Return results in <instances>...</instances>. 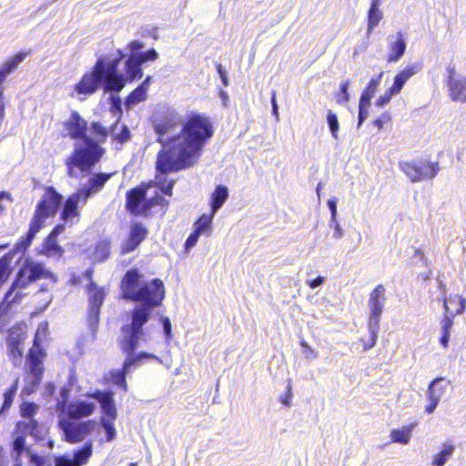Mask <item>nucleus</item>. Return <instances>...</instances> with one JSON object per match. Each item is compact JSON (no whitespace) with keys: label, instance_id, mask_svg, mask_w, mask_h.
Wrapping results in <instances>:
<instances>
[{"label":"nucleus","instance_id":"4468645a","mask_svg":"<svg viewBox=\"0 0 466 466\" xmlns=\"http://www.w3.org/2000/svg\"><path fill=\"white\" fill-rule=\"evenodd\" d=\"M96 427V421L89 420L81 422L64 421L61 428L65 441L68 443H78L89 436Z\"/></svg>","mask_w":466,"mask_h":466},{"label":"nucleus","instance_id":"58836bf2","mask_svg":"<svg viewBox=\"0 0 466 466\" xmlns=\"http://www.w3.org/2000/svg\"><path fill=\"white\" fill-rule=\"evenodd\" d=\"M109 111L112 114H114V115H117L116 120L110 126L109 129H107L108 132H113L117 127V126H118V124L120 122L122 114H123V111H122V101H121V98L119 96H112L110 97Z\"/></svg>","mask_w":466,"mask_h":466},{"label":"nucleus","instance_id":"aec40b11","mask_svg":"<svg viewBox=\"0 0 466 466\" xmlns=\"http://www.w3.org/2000/svg\"><path fill=\"white\" fill-rule=\"evenodd\" d=\"M79 202H81V204L83 205V196L77 190L76 193H73L66 198V199L63 205L61 213H60V218L62 220L67 221L76 217H78L79 216V211H78Z\"/></svg>","mask_w":466,"mask_h":466},{"label":"nucleus","instance_id":"338daca9","mask_svg":"<svg viewBox=\"0 0 466 466\" xmlns=\"http://www.w3.org/2000/svg\"><path fill=\"white\" fill-rule=\"evenodd\" d=\"M325 279L321 276L315 278L314 279L309 280L307 282L308 286L311 289H316L321 286L324 282Z\"/></svg>","mask_w":466,"mask_h":466},{"label":"nucleus","instance_id":"37998d69","mask_svg":"<svg viewBox=\"0 0 466 466\" xmlns=\"http://www.w3.org/2000/svg\"><path fill=\"white\" fill-rule=\"evenodd\" d=\"M383 17L382 11L380 9H375L374 7H370L368 12V34H371L376 26H378L379 23Z\"/></svg>","mask_w":466,"mask_h":466},{"label":"nucleus","instance_id":"6ab92c4d","mask_svg":"<svg viewBox=\"0 0 466 466\" xmlns=\"http://www.w3.org/2000/svg\"><path fill=\"white\" fill-rule=\"evenodd\" d=\"M86 396L93 398L99 402L102 412L107 417L106 420H115L116 419L117 411L113 398V391H102L100 390H96L92 393H87Z\"/></svg>","mask_w":466,"mask_h":466},{"label":"nucleus","instance_id":"2f4dec72","mask_svg":"<svg viewBox=\"0 0 466 466\" xmlns=\"http://www.w3.org/2000/svg\"><path fill=\"white\" fill-rule=\"evenodd\" d=\"M111 242L108 239L97 241L94 248L93 256L96 262L102 263L110 256Z\"/></svg>","mask_w":466,"mask_h":466},{"label":"nucleus","instance_id":"9d476101","mask_svg":"<svg viewBox=\"0 0 466 466\" xmlns=\"http://www.w3.org/2000/svg\"><path fill=\"white\" fill-rule=\"evenodd\" d=\"M385 288L380 284L376 286L370 294L369 308L370 309V319L373 321L374 329H370L367 338H361L360 342L364 350H369L373 348L377 342V333L380 315L383 310L385 297Z\"/></svg>","mask_w":466,"mask_h":466},{"label":"nucleus","instance_id":"680f3d73","mask_svg":"<svg viewBox=\"0 0 466 466\" xmlns=\"http://www.w3.org/2000/svg\"><path fill=\"white\" fill-rule=\"evenodd\" d=\"M160 320H161L163 328H164V332H165L166 339L167 340L172 339V338H173V335H172V326H171V322H170L169 319L167 317H162L160 319Z\"/></svg>","mask_w":466,"mask_h":466},{"label":"nucleus","instance_id":"de8ad7c7","mask_svg":"<svg viewBox=\"0 0 466 466\" xmlns=\"http://www.w3.org/2000/svg\"><path fill=\"white\" fill-rule=\"evenodd\" d=\"M454 446L451 444H443V449L441 452L435 455L433 464L436 466H443L448 458L452 454Z\"/></svg>","mask_w":466,"mask_h":466},{"label":"nucleus","instance_id":"1a4fd4ad","mask_svg":"<svg viewBox=\"0 0 466 466\" xmlns=\"http://www.w3.org/2000/svg\"><path fill=\"white\" fill-rule=\"evenodd\" d=\"M63 203V196L53 186L45 187L37 202L32 220L45 227L47 218H55Z\"/></svg>","mask_w":466,"mask_h":466},{"label":"nucleus","instance_id":"a18cd8bd","mask_svg":"<svg viewBox=\"0 0 466 466\" xmlns=\"http://www.w3.org/2000/svg\"><path fill=\"white\" fill-rule=\"evenodd\" d=\"M215 214H212L210 211L209 214L201 215L198 220L195 222L194 231L198 234L203 233L205 230L211 228L212 219Z\"/></svg>","mask_w":466,"mask_h":466},{"label":"nucleus","instance_id":"423d86ee","mask_svg":"<svg viewBox=\"0 0 466 466\" xmlns=\"http://www.w3.org/2000/svg\"><path fill=\"white\" fill-rule=\"evenodd\" d=\"M47 334V322H42L38 325L33 345L28 350L26 355L27 377L25 384L21 390V397H27L36 391L42 382L45 366L44 360L47 354L42 346V339Z\"/></svg>","mask_w":466,"mask_h":466},{"label":"nucleus","instance_id":"a19ab883","mask_svg":"<svg viewBox=\"0 0 466 466\" xmlns=\"http://www.w3.org/2000/svg\"><path fill=\"white\" fill-rule=\"evenodd\" d=\"M17 289V287H15V285L12 284L3 298L11 309L13 306L19 305L25 295L21 291H16Z\"/></svg>","mask_w":466,"mask_h":466},{"label":"nucleus","instance_id":"f03ea898","mask_svg":"<svg viewBox=\"0 0 466 466\" xmlns=\"http://www.w3.org/2000/svg\"><path fill=\"white\" fill-rule=\"evenodd\" d=\"M66 136L73 140L80 139L73 151L65 160L66 175L76 178L79 173H89L100 162L106 149L100 146L108 137V130L99 122H92L90 129L95 138L87 135L88 123L77 111H72L68 119L63 123Z\"/></svg>","mask_w":466,"mask_h":466},{"label":"nucleus","instance_id":"8fccbe9b","mask_svg":"<svg viewBox=\"0 0 466 466\" xmlns=\"http://www.w3.org/2000/svg\"><path fill=\"white\" fill-rule=\"evenodd\" d=\"M114 420H106L104 416L100 418V424L106 431V441L110 442L116 439V429L114 426Z\"/></svg>","mask_w":466,"mask_h":466},{"label":"nucleus","instance_id":"3c124183","mask_svg":"<svg viewBox=\"0 0 466 466\" xmlns=\"http://www.w3.org/2000/svg\"><path fill=\"white\" fill-rule=\"evenodd\" d=\"M327 122L333 138L337 139L339 130V123L337 115L331 110H328L327 112Z\"/></svg>","mask_w":466,"mask_h":466},{"label":"nucleus","instance_id":"ddd939ff","mask_svg":"<svg viewBox=\"0 0 466 466\" xmlns=\"http://www.w3.org/2000/svg\"><path fill=\"white\" fill-rule=\"evenodd\" d=\"M41 279H50L54 282L57 281L56 276L46 269L42 263L31 262L18 269L12 284L19 289H25L33 282Z\"/></svg>","mask_w":466,"mask_h":466},{"label":"nucleus","instance_id":"2eb2a0df","mask_svg":"<svg viewBox=\"0 0 466 466\" xmlns=\"http://www.w3.org/2000/svg\"><path fill=\"white\" fill-rule=\"evenodd\" d=\"M148 229L140 221L132 222L127 238L120 245L121 255H127L135 251L147 238Z\"/></svg>","mask_w":466,"mask_h":466},{"label":"nucleus","instance_id":"69168bd1","mask_svg":"<svg viewBox=\"0 0 466 466\" xmlns=\"http://www.w3.org/2000/svg\"><path fill=\"white\" fill-rule=\"evenodd\" d=\"M139 360L142 362L143 360H159V358L152 353H148L147 351H141L139 353H136Z\"/></svg>","mask_w":466,"mask_h":466},{"label":"nucleus","instance_id":"7c9ffc66","mask_svg":"<svg viewBox=\"0 0 466 466\" xmlns=\"http://www.w3.org/2000/svg\"><path fill=\"white\" fill-rule=\"evenodd\" d=\"M383 74L384 72H380L369 81L367 86L360 95V101H361V105H370V99L373 97L377 87L380 84Z\"/></svg>","mask_w":466,"mask_h":466},{"label":"nucleus","instance_id":"79ce46f5","mask_svg":"<svg viewBox=\"0 0 466 466\" xmlns=\"http://www.w3.org/2000/svg\"><path fill=\"white\" fill-rule=\"evenodd\" d=\"M411 437V427H404L402 429H394L390 432V440L392 442L400 444H408Z\"/></svg>","mask_w":466,"mask_h":466},{"label":"nucleus","instance_id":"5701e85b","mask_svg":"<svg viewBox=\"0 0 466 466\" xmlns=\"http://www.w3.org/2000/svg\"><path fill=\"white\" fill-rule=\"evenodd\" d=\"M443 377L434 379L428 387V399L430 402L425 406V412L431 414L438 406L441 396L444 393V388L438 387V383L443 381Z\"/></svg>","mask_w":466,"mask_h":466},{"label":"nucleus","instance_id":"72a5a7b5","mask_svg":"<svg viewBox=\"0 0 466 466\" xmlns=\"http://www.w3.org/2000/svg\"><path fill=\"white\" fill-rule=\"evenodd\" d=\"M15 437L12 442V450L15 453V460L18 461L22 457L23 453H26V451L30 450L29 448L26 447L25 443L26 434L22 431H16V429L15 430Z\"/></svg>","mask_w":466,"mask_h":466},{"label":"nucleus","instance_id":"052dcab7","mask_svg":"<svg viewBox=\"0 0 466 466\" xmlns=\"http://www.w3.org/2000/svg\"><path fill=\"white\" fill-rule=\"evenodd\" d=\"M393 96H396V95L394 93H390V89L388 88L383 95H381L378 97L375 105L380 107L384 106L385 105H387L390 102Z\"/></svg>","mask_w":466,"mask_h":466},{"label":"nucleus","instance_id":"6e6552de","mask_svg":"<svg viewBox=\"0 0 466 466\" xmlns=\"http://www.w3.org/2000/svg\"><path fill=\"white\" fill-rule=\"evenodd\" d=\"M155 207H159L161 214L165 215L169 207V200L159 194L147 198L142 189L137 187L126 192L125 208L131 216L148 218L153 215Z\"/></svg>","mask_w":466,"mask_h":466},{"label":"nucleus","instance_id":"13d9d810","mask_svg":"<svg viewBox=\"0 0 466 466\" xmlns=\"http://www.w3.org/2000/svg\"><path fill=\"white\" fill-rule=\"evenodd\" d=\"M299 345L302 348L303 354L307 359L313 360L317 358V352L308 344L307 341L301 339L299 341Z\"/></svg>","mask_w":466,"mask_h":466},{"label":"nucleus","instance_id":"c9c22d12","mask_svg":"<svg viewBox=\"0 0 466 466\" xmlns=\"http://www.w3.org/2000/svg\"><path fill=\"white\" fill-rule=\"evenodd\" d=\"M24 339L21 337L10 338L7 342L8 354L14 360H20L23 357Z\"/></svg>","mask_w":466,"mask_h":466},{"label":"nucleus","instance_id":"ea45409f","mask_svg":"<svg viewBox=\"0 0 466 466\" xmlns=\"http://www.w3.org/2000/svg\"><path fill=\"white\" fill-rule=\"evenodd\" d=\"M147 98V92L142 87L137 86L130 92L125 98V104L127 107L146 101Z\"/></svg>","mask_w":466,"mask_h":466},{"label":"nucleus","instance_id":"e433bc0d","mask_svg":"<svg viewBox=\"0 0 466 466\" xmlns=\"http://www.w3.org/2000/svg\"><path fill=\"white\" fill-rule=\"evenodd\" d=\"M12 255L5 254L0 258V288L4 285L12 273Z\"/></svg>","mask_w":466,"mask_h":466},{"label":"nucleus","instance_id":"49530a36","mask_svg":"<svg viewBox=\"0 0 466 466\" xmlns=\"http://www.w3.org/2000/svg\"><path fill=\"white\" fill-rule=\"evenodd\" d=\"M111 133L112 141L120 145H123L131 139L130 130L126 124H121L120 131L118 133H115V130Z\"/></svg>","mask_w":466,"mask_h":466},{"label":"nucleus","instance_id":"0eeeda50","mask_svg":"<svg viewBox=\"0 0 466 466\" xmlns=\"http://www.w3.org/2000/svg\"><path fill=\"white\" fill-rule=\"evenodd\" d=\"M145 319L146 317L142 319V317L137 316L134 322L125 324L120 329L121 336L117 343L120 350L126 355L122 367L129 373L132 367H137L141 364L135 351L139 346L140 339L145 335L143 329Z\"/></svg>","mask_w":466,"mask_h":466},{"label":"nucleus","instance_id":"bb28decb","mask_svg":"<svg viewBox=\"0 0 466 466\" xmlns=\"http://www.w3.org/2000/svg\"><path fill=\"white\" fill-rule=\"evenodd\" d=\"M417 73L414 66H410L400 71L395 76L392 86L389 88L390 93L398 95L402 90L406 82Z\"/></svg>","mask_w":466,"mask_h":466},{"label":"nucleus","instance_id":"9b49d317","mask_svg":"<svg viewBox=\"0 0 466 466\" xmlns=\"http://www.w3.org/2000/svg\"><path fill=\"white\" fill-rule=\"evenodd\" d=\"M398 166L412 183L431 180L437 177L441 169L439 162L429 159L400 161Z\"/></svg>","mask_w":466,"mask_h":466},{"label":"nucleus","instance_id":"20e7f679","mask_svg":"<svg viewBox=\"0 0 466 466\" xmlns=\"http://www.w3.org/2000/svg\"><path fill=\"white\" fill-rule=\"evenodd\" d=\"M116 57L108 63L99 57L91 69L85 72L74 86V91L77 95L91 96L103 86L105 92H120L126 86V79L117 68L125 55L121 49L116 50Z\"/></svg>","mask_w":466,"mask_h":466},{"label":"nucleus","instance_id":"5fc2aeb1","mask_svg":"<svg viewBox=\"0 0 466 466\" xmlns=\"http://www.w3.org/2000/svg\"><path fill=\"white\" fill-rule=\"evenodd\" d=\"M175 184L176 181L174 179L167 180V178L163 177L158 185V188L162 194L171 197L173 195V188Z\"/></svg>","mask_w":466,"mask_h":466},{"label":"nucleus","instance_id":"bf43d9fd","mask_svg":"<svg viewBox=\"0 0 466 466\" xmlns=\"http://www.w3.org/2000/svg\"><path fill=\"white\" fill-rule=\"evenodd\" d=\"M292 398H293L292 387L290 384H289L286 388L285 392L279 397V401L283 405H285L287 407H290Z\"/></svg>","mask_w":466,"mask_h":466},{"label":"nucleus","instance_id":"412c9836","mask_svg":"<svg viewBox=\"0 0 466 466\" xmlns=\"http://www.w3.org/2000/svg\"><path fill=\"white\" fill-rule=\"evenodd\" d=\"M16 431H22L32 436L36 441H43L46 434V428L36 420L16 422Z\"/></svg>","mask_w":466,"mask_h":466},{"label":"nucleus","instance_id":"864d4df0","mask_svg":"<svg viewBox=\"0 0 466 466\" xmlns=\"http://www.w3.org/2000/svg\"><path fill=\"white\" fill-rule=\"evenodd\" d=\"M135 57L143 65L148 61H156L158 58V53L154 48H151L146 52L135 55Z\"/></svg>","mask_w":466,"mask_h":466},{"label":"nucleus","instance_id":"f257e3e1","mask_svg":"<svg viewBox=\"0 0 466 466\" xmlns=\"http://www.w3.org/2000/svg\"><path fill=\"white\" fill-rule=\"evenodd\" d=\"M161 148L156 168L164 174L176 173L194 167L215 133L212 119L206 114L192 112L182 121L169 111L153 124Z\"/></svg>","mask_w":466,"mask_h":466},{"label":"nucleus","instance_id":"09e8293b","mask_svg":"<svg viewBox=\"0 0 466 466\" xmlns=\"http://www.w3.org/2000/svg\"><path fill=\"white\" fill-rule=\"evenodd\" d=\"M349 86H350L349 80L342 82L339 86V91H338L334 94L336 102L339 105H343V104H346L347 102H349V100H350V94L348 92Z\"/></svg>","mask_w":466,"mask_h":466},{"label":"nucleus","instance_id":"7ed1b4c3","mask_svg":"<svg viewBox=\"0 0 466 466\" xmlns=\"http://www.w3.org/2000/svg\"><path fill=\"white\" fill-rule=\"evenodd\" d=\"M143 275L136 268L128 269L119 284L121 298L125 300L140 302L130 310L131 321L137 316L146 317L145 324L149 320L151 310L161 304L165 297L164 283L160 279L142 283Z\"/></svg>","mask_w":466,"mask_h":466},{"label":"nucleus","instance_id":"4be33fe9","mask_svg":"<svg viewBox=\"0 0 466 466\" xmlns=\"http://www.w3.org/2000/svg\"><path fill=\"white\" fill-rule=\"evenodd\" d=\"M30 55V52H19L15 56L8 57L5 63L2 65L0 68V87H5V82L7 78V76L15 71L18 65L24 61V59Z\"/></svg>","mask_w":466,"mask_h":466},{"label":"nucleus","instance_id":"c03bdc74","mask_svg":"<svg viewBox=\"0 0 466 466\" xmlns=\"http://www.w3.org/2000/svg\"><path fill=\"white\" fill-rule=\"evenodd\" d=\"M39 410V405L32 401H24L19 406L21 417L25 419L34 420L33 417Z\"/></svg>","mask_w":466,"mask_h":466},{"label":"nucleus","instance_id":"c85d7f7f","mask_svg":"<svg viewBox=\"0 0 466 466\" xmlns=\"http://www.w3.org/2000/svg\"><path fill=\"white\" fill-rule=\"evenodd\" d=\"M228 198V187L223 185L217 186L210 195L209 205L212 214H215L218 209H220Z\"/></svg>","mask_w":466,"mask_h":466},{"label":"nucleus","instance_id":"39448f33","mask_svg":"<svg viewBox=\"0 0 466 466\" xmlns=\"http://www.w3.org/2000/svg\"><path fill=\"white\" fill-rule=\"evenodd\" d=\"M116 57L108 63L99 57L91 69L85 72L74 86V91L77 95L91 96L103 86L105 92H120L126 86V79L117 68L125 55L121 49L116 50Z\"/></svg>","mask_w":466,"mask_h":466},{"label":"nucleus","instance_id":"f8f14e48","mask_svg":"<svg viewBox=\"0 0 466 466\" xmlns=\"http://www.w3.org/2000/svg\"><path fill=\"white\" fill-rule=\"evenodd\" d=\"M87 295L86 322L95 329L100 321L101 308L107 296V289L105 286H98L94 280L89 281L86 286Z\"/></svg>","mask_w":466,"mask_h":466},{"label":"nucleus","instance_id":"e2e57ef3","mask_svg":"<svg viewBox=\"0 0 466 466\" xmlns=\"http://www.w3.org/2000/svg\"><path fill=\"white\" fill-rule=\"evenodd\" d=\"M199 236H200V234H198L193 230V232L187 237V238L185 241V244H184L185 250L187 251L191 248H193L197 244Z\"/></svg>","mask_w":466,"mask_h":466},{"label":"nucleus","instance_id":"4d7b16f0","mask_svg":"<svg viewBox=\"0 0 466 466\" xmlns=\"http://www.w3.org/2000/svg\"><path fill=\"white\" fill-rule=\"evenodd\" d=\"M391 118L390 112H384L378 118L373 120V125L377 127L379 130H381L384 125L391 121Z\"/></svg>","mask_w":466,"mask_h":466},{"label":"nucleus","instance_id":"f3484780","mask_svg":"<svg viewBox=\"0 0 466 466\" xmlns=\"http://www.w3.org/2000/svg\"><path fill=\"white\" fill-rule=\"evenodd\" d=\"M115 174L116 172H97L92 174V176L88 177L86 184L78 189L83 196V205H85L91 197L102 191L106 182Z\"/></svg>","mask_w":466,"mask_h":466},{"label":"nucleus","instance_id":"b1692460","mask_svg":"<svg viewBox=\"0 0 466 466\" xmlns=\"http://www.w3.org/2000/svg\"><path fill=\"white\" fill-rule=\"evenodd\" d=\"M406 46L407 45L404 34L400 31L396 34L395 41L389 45L390 52L387 56V62L394 63L399 61L405 54Z\"/></svg>","mask_w":466,"mask_h":466},{"label":"nucleus","instance_id":"a211bd4d","mask_svg":"<svg viewBox=\"0 0 466 466\" xmlns=\"http://www.w3.org/2000/svg\"><path fill=\"white\" fill-rule=\"evenodd\" d=\"M445 314L441 319V332L450 333L453 325V317L463 312L465 309V300L461 297L444 300Z\"/></svg>","mask_w":466,"mask_h":466},{"label":"nucleus","instance_id":"603ef678","mask_svg":"<svg viewBox=\"0 0 466 466\" xmlns=\"http://www.w3.org/2000/svg\"><path fill=\"white\" fill-rule=\"evenodd\" d=\"M156 176H155V179L154 180H149V181H145V182H141L138 186H137L136 187L139 190L142 189V191L147 195V191L153 187H158V185L163 177V175H165L164 173H160L158 172L157 169H156Z\"/></svg>","mask_w":466,"mask_h":466},{"label":"nucleus","instance_id":"0e129e2a","mask_svg":"<svg viewBox=\"0 0 466 466\" xmlns=\"http://www.w3.org/2000/svg\"><path fill=\"white\" fill-rule=\"evenodd\" d=\"M54 461L55 466H75L73 461L65 455L56 456Z\"/></svg>","mask_w":466,"mask_h":466},{"label":"nucleus","instance_id":"dca6fc26","mask_svg":"<svg viewBox=\"0 0 466 466\" xmlns=\"http://www.w3.org/2000/svg\"><path fill=\"white\" fill-rule=\"evenodd\" d=\"M446 86L451 101L466 103V76L457 75L454 66L447 67Z\"/></svg>","mask_w":466,"mask_h":466},{"label":"nucleus","instance_id":"f704fd0d","mask_svg":"<svg viewBox=\"0 0 466 466\" xmlns=\"http://www.w3.org/2000/svg\"><path fill=\"white\" fill-rule=\"evenodd\" d=\"M19 386V379L16 378L12 385L4 392V401L0 408V415L11 408Z\"/></svg>","mask_w":466,"mask_h":466},{"label":"nucleus","instance_id":"c756f323","mask_svg":"<svg viewBox=\"0 0 466 466\" xmlns=\"http://www.w3.org/2000/svg\"><path fill=\"white\" fill-rule=\"evenodd\" d=\"M129 372L122 366L119 369L110 370L106 375L108 382L118 387L123 392L128 391V385L127 382V376Z\"/></svg>","mask_w":466,"mask_h":466},{"label":"nucleus","instance_id":"6e6d98bb","mask_svg":"<svg viewBox=\"0 0 466 466\" xmlns=\"http://www.w3.org/2000/svg\"><path fill=\"white\" fill-rule=\"evenodd\" d=\"M26 454L29 457V461L35 466H51L50 461H47L46 457L37 455L30 451H26Z\"/></svg>","mask_w":466,"mask_h":466},{"label":"nucleus","instance_id":"4c0bfd02","mask_svg":"<svg viewBox=\"0 0 466 466\" xmlns=\"http://www.w3.org/2000/svg\"><path fill=\"white\" fill-rule=\"evenodd\" d=\"M64 248L58 245L56 239L46 238L43 245V253L47 257L61 258L64 254Z\"/></svg>","mask_w":466,"mask_h":466},{"label":"nucleus","instance_id":"774afa93","mask_svg":"<svg viewBox=\"0 0 466 466\" xmlns=\"http://www.w3.org/2000/svg\"><path fill=\"white\" fill-rule=\"evenodd\" d=\"M144 47V44L138 40H134V41H131L128 45H127V48L131 51V52H136L137 50H140Z\"/></svg>","mask_w":466,"mask_h":466},{"label":"nucleus","instance_id":"a878e982","mask_svg":"<svg viewBox=\"0 0 466 466\" xmlns=\"http://www.w3.org/2000/svg\"><path fill=\"white\" fill-rule=\"evenodd\" d=\"M96 405L92 402H86L84 400L71 403L68 407V416L71 419H81L88 417L94 413Z\"/></svg>","mask_w":466,"mask_h":466},{"label":"nucleus","instance_id":"cd10ccee","mask_svg":"<svg viewBox=\"0 0 466 466\" xmlns=\"http://www.w3.org/2000/svg\"><path fill=\"white\" fill-rule=\"evenodd\" d=\"M44 227L34 220H30L29 229L25 236L21 237L15 243V249L16 251H25L31 245L36 233H38Z\"/></svg>","mask_w":466,"mask_h":466},{"label":"nucleus","instance_id":"393cba45","mask_svg":"<svg viewBox=\"0 0 466 466\" xmlns=\"http://www.w3.org/2000/svg\"><path fill=\"white\" fill-rule=\"evenodd\" d=\"M143 76L142 65L135 57V55H130L125 61V79L127 83H132L136 80L141 79Z\"/></svg>","mask_w":466,"mask_h":466},{"label":"nucleus","instance_id":"473e14b6","mask_svg":"<svg viewBox=\"0 0 466 466\" xmlns=\"http://www.w3.org/2000/svg\"><path fill=\"white\" fill-rule=\"evenodd\" d=\"M93 452V443L91 441L85 443V445L75 451L72 459L75 466H82L88 462L89 458Z\"/></svg>","mask_w":466,"mask_h":466}]
</instances>
